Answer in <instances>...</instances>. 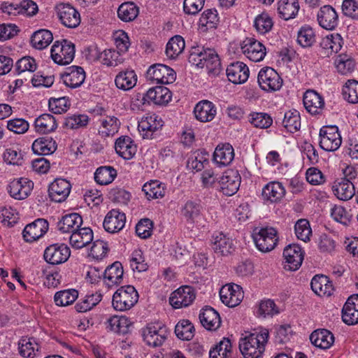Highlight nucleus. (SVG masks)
Segmentation results:
<instances>
[{
	"label": "nucleus",
	"mask_w": 358,
	"mask_h": 358,
	"mask_svg": "<svg viewBox=\"0 0 358 358\" xmlns=\"http://www.w3.org/2000/svg\"><path fill=\"white\" fill-rule=\"evenodd\" d=\"M93 240V231L89 227L79 228L73 231L69 238L71 246L80 249L90 243Z\"/></svg>",
	"instance_id": "obj_30"
},
{
	"label": "nucleus",
	"mask_w": 358,
	"mask_h": 358,
	"mask_svg": "<svg viewBox=\"0 0 358 358\" xmlns=\"http://www.w3.org/2000/svg\"><path fill=\"white\" fill-rule=\"evenodd\" d=\"M254 24L257 31L260 34H266L268 32L273 26L271 17L265 13L257 16Z\"/></svg>",
	"instance_id": "obj_59"
},
{
	"label": "nucleus",
	"mask_w": 358,
	"mask_h": 358,
	"mask_svg": "<svg viewBox=\"0 0 358 358\" xmlns=\"http://www.w3.org/2000/svg\"><path fill=\"white\" fill-rule=\"evenodd\" d=\"M70 255V249L66 245L55 243L46 248L43 257L48 264L57 265L66 262Z\"/></svg>",
	"instance_id": "obj_11"
},
{
	"label": "nucleus",
	"mask_w": 358,
	"mask_h": 358,
	"mask_svg": "<svg viewBox=\"0 0 358 358\" xmlns=\"http://www.w3.org/2000/svg\"><path fill=\"white\" fill-rule=\"evenodd\" d=\"M303 102L306 110L312 115L320 114L324 106L323 98L314 90L304 93Z\"/></svg>",
	"instance_id": "obj_26"
},
{
	"label": "nucleus",
	"mask_w": 358,
	"mask_h": 358,
	"mask_svg": "<svg viewBox=\"0 0 358 358\" xmlns=\"http://www.w3.org/2000/svg\"><path fill=\"white\" fill-rule=\"evenodd\" d=\"M71 184L65 179L57 178L49 186L48 192L52 201L62 202L69 196Z\"/></svg>",
	"instance_id": "obj_23"
},
{
	"label": "nucleus",
	"mask_w": 358,
	"mask_h": 358,
	"mask_svg": "<svg viewBox=\"0 0 358 358\" xmlns=\"http://www.w3.org/2000/svg\"><path fill=\"white\" fill-rule=\"evenodd\" d=\"M48 228V221L43 218H38L26 225L22 231L24 240L29 243L36 241L46 234Z\"/></svg>",
	"instance_id": "obj_14"
},
{
	"label": "nucleus",
	"mask_w": 358,
	"mask_h": 358,
	"mask_svg": "<svg viewBox=\"0 0 358 358\" xmlns=\"http://www.w3.org/2000/svg\"><path fill=\"white\" fill-rule=\"evenodd\" d=\"M184 38L179 35L172 37L166 44V54L170 59L176 58L185 49Z\"/></svg>",
	"instance_id": "obj_48"
},
{
	"label": "nucleus",
	"mask_w": 358,
	"mask_h": 358,
	"mask_svg": "<svg viewBox=\"0 0 358 358\" xmlns=\"http://www.w3.org/2000/svg\"><path fill=\"white\" fill-rule=\"evenodd\" d=\"M202 326L208 331H215L221 325V318L218 312L210 306L203 308L199 313Z\"/></svg>",
	"instance_id": "obj_24"
},
{
	"label": "nucleus",
	"mask_w": 358,
	"mask_h": 358,
	"mask_svg": "<svg viewBox=\"0 0 358 358\" xmlns=\"http://www.w3.org/2000/svg\"><path fill=\"white\" fill-rule=\"evenodd\" d=\"M194 113L196 120L201 122H207L215 117L216 108L211 101L203 100L196 105Z\"/></svg>",
	"instance_id": "obj_29"
},
{
	"label": "nucleus",
	"mask_w": 358,
	"mask_h": 358,
	"mask_svg": "<svg viewBox=\"0 0 358 358\" xmlns=\"http://www.w3.org/2000/svg\"><path fill=\"white\" fill-rule=\"evenodd\" d=\"M116 176L117 171L112 166H101L94 173V180L99 185H108Z\"/></svg>",
	"instance_id": "obj_49"
},
{
	"label": "nucleus",
	"mask_w": 358,
	"mask_h": 358,
	"mask_svg": "<svg viewBox=\"0 0 358 358\" xmlns=\"http://www.w3.org/2000/svg\"><path fill=\"white\" fill-rule=\"evenodd\" d=\"M311 343L321 349L329 348L334 342L332 333L325 329L315 330L310 336Z\"/></svg>",
	"instance_id": "obj_33"
},
{
	"label": "nucleus",
	"mask_w": 358,
	"mask_h": 358,
	"mask_svg": "<svg viewBox=\"0 0 358 358\" xmlns=\"http://www.w3.org/2000/svg\"><path fill=\"white\" fill-rule=\"evenodd\" d=\"M312 290L318 295L331 296L333 294L334 287L329 278L323 275L314 276L310 282Z\"/></svg>",
	"instance_id": "obj_38"
},
{
	"label": "nucleus",
	"mask_w": 358,
	"mask_h": 358,
	"mask_svg": "<svg viewBox=\"0 0 358 358\" xmlns=\"http://www.w3.org/2000/svg\"><path fill=\"white\" fill-rule=\"evenodd\" d=\"M163 121L156 114L147 116L138 123V130L145 131L143 134V138H152L155 131L161 129L163 127Z\"/></svg>",
	"instance_id": "obj_25"
},
{
	"label": "nucleus",
	"mask_w": 358,
	"mask_h": 358,
	"mask_svg": "<svg viewBox=\"0 0 358 358\" xmlns=\"http://www.w3.org/2000/svg\"><path fill=\"white\" fill-rule=\"evenodd\" d=\"M55 10L61 23L68 28H76L80 23L79 12L69 3H61Z\"/></svg>",
	"instance_id": "obj_10"
},
{
	"label": "nucleus",
	"mask_w": 358,
	"mask_h": 358,
	"mask_svg": "<svg viewBox=\"0 0 358 358\" xmlns=\"http://www.w3.org/2000/svg\"><path fill=\"white\" fill-rule=\"evenodd\" d=\"M78 296L76 289H64L56 292L54 300L57 306H66L73 303Z\"/></svg>",
	"instance_id": "obj_52"
},
{
	"label": "nucleus",
	"mask_w": 358,
	"mask_h": 358,
	"mask_svg": "<svg viewBox=\"0 0 358 358\" xmlns=\"http://www.w3.org/2000/svg\"><path fill=\"white\" fill-rule=\"evenodd\" d=\"M220 18L215 9H207L201 14L199 19V29L205 32L209 29H215L219 24Z\"/></svg>",
	"instance_id": "obj_42"
},
{
	"label": "nucleus",
	"mask_w": 358,
	"mask_h": 358,
	"mask_svg": "<svg viewBox=\"0 0 358 358\" xmlns=\"http://www.w3.org/2000/svg\"><path fill=\"white\" fill-rule=\"evenodd\" d=\"M344 15L353 20H358V1L356 0H343L341 6Z\"/></svg>",
	"instance_id": "obj_64"
},
{
	"label": "nucleus",
	"mask_w": 358,
	"mask_h": 358,
	"mask_svg": "<svg viewBox=\"0 0 358 358\" xmlns=\"http://www.w3.org/2000/svg\"><path fill=\"white\" fill-rule=\"evenodd\" d=\"M53 40V36L48 29H38L31 35L30 43L33 48L43 50L47 48Z\"/></svg>",
	"instance_id": "obj_41"
},
{
	"label": "nucleus",
	"mask_w": 358,
	"mask_h": 358,
	"mask_svg": "<svg viewBox=\"0 0 358 358\" xmlns=\"http://www.w3.org/2000/svg\"><path fill=\"white\" fill-rule=\"evenodd\" d=\"M33 187L32 181L22 178L10 182L7 189L11 197L15 199L22 200L30 194Z\"/></svg>",
	"instance_id": "obj_17"
},
{
	"label": "nucleus",
	"mask_w": 358,
	"mask_h": 358,
	"mask_svg": "<svg viewBox=\"0 0 358 358\" xmlns=\"http://www.w3.org/2000/svg\"><path fill=\"white\" fill-rule=\"evenodd\" d=\"M139 14V8L134 2H124L117 9V16L123 22H131Z\"/></svg>",
	"instance_id": "obj_45"
},
{
	"label": "nucleus",
	"mask_w": 358,
	"mask_h": 358,
	"mask_svg": "<svg viewBox=\"0 0 358 358\" xmlns=\"http://www.w3.org/2000/svg\"><path fill=\"white\" fill-rule=\"evenodd\" d=\"M19 352L25 358L35 356V350L38 351V344L33 338L22 337L19 341Z\"/></svg>",
	"instance_id": "obj_51"
},
{
	"label": "nucleus",
	"mask_w": 358,
	"mask_h": 358,
	"mask_svg": "<svg viewBox=\"0 0 358 358\" xmlns=\"http://www.w3.org/2000/svg\"><path fill=\"white\" fill-rule=\"evenodd\" d=\"M136 81V75L134 71L120 72L115 80L117 87L125 91L133 88Z\"/></svg>",
	"instance_id": "obj_47"
},
{
	"label": "nucleus",
	"mask_w": 358,
	"mask_h": 358,
	"mask_svg": "<svg viewBox=\"0 0 358 358\" xmlns=\"http://www.w3.org/2000/svg\"><path fill=\"white\" fill-rule=\"evenodd\" d=\"M169 334L166 327L160 323H150L143 331L144 341L149 346L156 348L161 346Z\"/></svg>",
	"instance_id": "obj_4"
},
{
	"label": "nucleus",
	"mask_w": 358,
	"mask_h": 358,
	"mask_svg": "<svg viewBox=\"0 0 358 358\" xmlns=\"http://www.w3.org/2000/svg\"><path fill=\"white\" fill-rule=\"evenodd\" d=\"M313 29L309 26L302 27L298 32L297 41L303 48L310 47L315 41Z\"/></svg>",
	"instance_id": "obj_58"
},
{
	"label": "nucleus",
	"mask_w": 358,
	"mask_h": 358,
	"mask_svg": "<svg viewBox=\"0 0 358 358\" xmlns=\"http://www.w3.org/2000/svg\"><path fill=\"white\" fill-rule=\"evenodd\" d=\"M211 242L214 252L222 256H227L235 250L233 241L222 232L214 234L212 236Z\"/></svg>",
	"instance_id": "obj_20"
},
{
	"label": "nucleus",
	"mask_w": 358,
	"mask_h": 358,
	"mask_svg": "<svg viewBox=\"0 0 358 358\" xmlns=\"http://www.w3.org/2000/svg\"><path fill=\"white\" fill-rule=\"evenodd\" d=\"M64 83L71 87H80L85 79V72L81 66H71L66 69L61 74Z\"/></svg>",
	"instance_id": "obj_21"
},
{
	"label": "nucleus",
	"mask_w": 358,
	"mask_h": 358,
	"mask_svg": "<svg viewBox=\"0 0 358 358\" xmlns=\"http://www.w3.org/2000/svg\"><path fill=\"white\" fill-rule=\"evenodd\" d=\"M299 9L298 0H280L278 2V13L280 17L285 20L294 17Z\"/></svg>",
	"instance_id": "obj_43"
},
{
	"label": "nucleus",
	"mask_w": 358,
	"mask_h": 358,
	"mask_svg": "<svg viewBox=\"0 0 358 358\" xmlns=\"http://www.w3.org/2000/svg\"><path fill=\"white\" fill-rule=\"evenodd\" d=\"M234 158L233 147L226 143L222 145H217L213 154L214 161L220 165H229Z\"/></svg>",
	"instance_id": "obj_40"
},
{
	"label": "nucleus",
	"mask_w": 358,
	"mask_h": 358,
	"mask_svg": "<svg viewBox=\"0 0 358 358\" xmlns=\"http://www.w3.org/2000/svg\"><path fill=\"white\" fill-rule=\"evenodd\" d=\"M106 329L118 334L124 335L129 331L131 324L125 316L113 315L107 320Z\"/></svg>",
	"instance_id": "obj_39"
},
{
	"label": "nucleus",
	"mask_w": 358,
	"mask_h": 358,
	"mask_svg": "<svg viewBox=\"0 0 358 358\" xmlns=\"http://www.w3.org/2000/svg\"><path fill=\"white\" fill-rule=\"evenodd\" d=\"M115 149L119 156L124 159H130L136 154V145L130 137L123 136L116 140Z\"/></svg>",
	"instance_id": "obj_28"
},
{
	"label": "nucleus",
	"mask_w": 358,
	"mask_h": 358,
	"mask_svg": "<svg viewBox=\"0 0 358 358\" xmlns=\"http://www.w3.org/2000/svg\"><path fill=\"white\" fill-rule=\"evenodd\" d=\"M262 194L264 200L278 202L285 195V189L281 182L273 181L264 186Z\"/></svg>",
	"instance_id": "obj_32"
},
{
	"label": "nucleus",
	"mask_w": 358,
	"mask_h": 358,
	"mask_svg": "<svg viewBox=\"0 0 358 358\" xmlns=\"http://www.w3.org/2000/svg\"><path fill=\"white\" fill-rule=\"evenodd\" d=\"M101 294L98 292L87 295L81 302L76 304L75 308L80 313L86 312L96 306L101 301Z\"/></svg>",
	"instance_id": "obj_56"
},
{
	"label": "nucleus",
	"mask_w": 358,
	"mask_h": 358,
	"mask_svg": "<svg viewBox=\"0 0 358 358\" xmlns=\"http://www.w3.org/2000/svg\"><path fill=\"white\" fill-rule=\"evenodd\" d=\"M51 57L59 65L70 64L75 56V45L67 40L55 41L51 48Z\"/></svg>",
	"instance_id": "obj_5"
},
{
	"label": "nucleus",
	"mask_w": 358,
	"mask_h": 358,
	"mask_svg": "<svg viewBox=\"0 0 358 358\" xmlns=\"http://www.w3.org/2000/svg\"><path fill=\"white\" fill-rule=\"evenodd\" d=\"M228 80L234 84L245 83L249 77V69L243 62H236L229 64L226 69Z\"/></svg>",
	"instance_id": "obj_22"
},
{
	"label": "nucleus",
	"mask_w": 358,
	"mask_h": 358,
	"mask_svg": "<svg viewBox=\"0 0 358 358\" xmlns=\"http://www.w3.org/2000/svg\"><path fill=\"white\" fill-rule=\"evenodd\" d=\"M146 78L157 83L169 84L176 80V73L169 66L162 64H155L149 67L146 72Z\"/></svg>",
	"instance_id": "obj_9"
},
{
	"label": "nucleus",
	"mask_w": 358,
	"mask_h": 358,
	"mask_svg": "<svg viewBox=\"0 0 358 358\" xmlns=\"http://www.w3.org/2000/svg\"><path fill=\"white\" fill-rule=\"evenodd\" d=\"M282 124L285 128L291 133L299 130L301 127V117L299 113L296 110L288 111L285 113Z\"/></svg>",
	"instance_id": "obj_53"
},
{
	"label": "nucleus",
	"mask_w": 358,
	"mask_h": 358,
	"mask_svg": "<svg viewBox=\"0 0 358 358\" xmlns=\"http://www.w3.org/2000/svg\"><path fill=\"white\" fill-rule=\"evenodd\" d=\"M120 122L115 116L107 117L101 121V125L99 129V134L102 137H109L117 133Z\"/></svg>",
	"instance_id": "obj_46"
},
{
	"label": "nucleus",
	"mask_w": 358,
	"mask_h": 358,
	"mask_svg": "<svg viewBox=\"0 0 358 358\" xmlns=\"http://www.w3.org/2000/svg\"><path fill=\"white\" fill-rule=\"evenodd\" d=\"M319 24L327 30L334 29L338 24V14L329 5L322 6L317 13Z\"/></svg>",
	"instance_id": "obj_27"
},
{
	"label": "nucleus",
	"mask_w": 358,
	"mask_h": 358,
	"mask_svg": "<svg viewBox=\"0 0 358 358\" xmlns=\"http://www.w3.org/2000/svg\"><path fill=\"white\" fill-rule=\"evenodd\" d=\"M201 213V206L199 203L187 201L182 208V215L187 220L193 221Z\"/></svg>",
	"instance_id": "obj_61"
},
{
	"label": "nucleus",
	"mask_w": 358,
	"mask_h": 358,
	"mask_svg": "<svg viewBox=\"0 0 358 358\" xmlns=\"http://www.w3.org/2000/svg\"><path fill=\"white\" fill-rule=\"evenodd\" d=\"M57 145L52 138L41 137L36 139L32 144L33 152L38 155L52 154L57 150Z\"/></svg>",
	"instance_id": "obj_36"
},
{
	"label": "nucleus",
	"mask_w": 358,
	"mask_h": 358,
	"mask_svg": "<svg viewBox=\"0 0 358 358\" xmlns=\"http://www.w3.org/2000/svg\"><path fill=\"white\" fill-rule=\"evenodd\" d=\"M194 327L188 320H182L175 327L176 336L183 341L191 340L194 335Z\"/></svg>",
	"instance_id": "obj_50"
},
{
	"label": "nucleus",
	"mask_w": 358,
	"mask_h": 358,
	"mask_svg": "<svg viewBox=\"0 0 358 358\" xmlns=\"http://www.w3.org/2000/svg\"><path fill=\"white\" fill-rule=\"evenodd\" d=\"M3 159L6 162L13 165H22L23 155L17 148H7L3 153Z\"/></svg>",
	"instance_id": "obj_63"
},
{
	"label": "nucleus",
	"mask_w": 358,
	"mask_h": 358,
	"mask_svg": "<svg viewBox=\"0 0 358 358\" xmlns=\"http://www.w3.org/2000/svg\"><path fill=\"white\" fill-rule=\"evenodd\" d=\"M138 300V294L132 285L122 286L113 294L112 304L115 310L125 311L131 309Z\"/></svg>",
	"instance_id": "obj_2"
},
{
	"label": "nucleus",
	"mask_w": 358,
	"mask_h": 358,
	"mask_svg": "<svg viewBox=\"0 0 358 358\" xmlns=\"http://www.w3.org/2000/svg\"><path fill=\"white\" fill-rule=\"evenodd\" d=\"M83 224V218L78 213H71L62 217L57 223L58 229L62 233H73Z\"/></svg>",
	"instance_id": "obj_34"
},
{
	"label": "nucleus",
	"mask_w": 358,
	"mask_h": 358,
	"mask_svg": "<svg viewBox=\"0 0 358 358\" xmlns=\"http://www.w3.org/2000/svg\"><path fill=\"white\" fill-rule=\"evenodd\" d=\"M253 240L257 249L268 252L275 248L278 241V232L273 227H262L255 231Z\"/></svg>",
	"instance_id": "obj_3"
},
{
	"label": "nucleus",
	"mask_w": 358,
	"mask_h": 358,
	"mask_svg": "<svg viewBox=\"0 0 358 358\" xmlns=\"http://www.w3.org/2000/svg\"><path fill=\"white\" fill-rule=\"evenodd\" d=\"M195 296L192 287L182 286L171 294L169 303L174 308L187 307L194 301Z\"/></svg>",
	"instance_id": "obj_13"
},
{
	"label": "nucleus",
	"mask_w": 358,
	"mask_h": 358,
	"mask_svg": "<svg viewBox=\"0 0 358 358\" xmlns=\"http://www.w3.org/2000/svg\"><path fill=\"white\" fill-rule=\"evenodd\" d=\"M333 191L337 198L342 201L350 199L355 194V188L353 183L346 178L333 186Z\"/></svg>",
	"instance_id": "obj_37"
},
{
	"label": "nucleus",
	"mask_w": 358,
	"mask_h": 358,
	"mask_svg": "<svg viewBox=\"0 0 358 358\" xmlns=\"http://www.w3.org/2000/svg\"><path fill=\"white\" fill-rule=\"evenodd\" d=\"M171 92L164 86L152 87L145 94H143V104L152 101L155 104L164 105L171 100Z\"/></svg>",
	"instance_id": "obj_18"
},
{
	"label": "nucleus",
	"mask_w": 358,
	"mask_h": 358,
	"mask_svg": "<svg viewBox=\"0 0 358 358\" xmlns=\"http://www.w3.org/2000/svg\"><path fill=\"white\" fill-rule=\"evenodd\" d=\"M268 338V331L262 330L259 334L250 333L241 338L239 349L245 358H258L265 350V344Z\"/></svg>",
	"instance_id": "obj_1"
},
{
	"label": "nucleus",
	"mask_w": 358,
	"mask_h": 358,
	"mask_svg": "<svg viewBox=\"0 0 358 358\" xmlns=\"http://www.w3.org/2000/svg\"><path fill=\"white\" fill-rule=\"evenodd\" d=\"M241 182V177L237 170L227 169L220 177L217 189L226 196H232L237 192Z\"/></svg>",
	"instance_id": "obj_8"
},
{
	"label": "nucleus",
	"mask_w": 358,
	"mask_h": 358,
	"mask_svg": "<svg viewBox=\"0 0 358 358\" xmlns=\"http://www.w3.org/2000/svg\"><path fill=\"white\" fill-rule=\"evenodd\" d=\"M209 163L208 154L205 151L197 152L194 158L188 159L187 166L196 171H200Z\"/></svg>",
	"instance_id": "obj_60"
},
{
	"label": "nucleus",
	"mask_w": 358,
	"mask_h": 358,
	"mask_svg": "<svg viewBox=\"0 0 358 358\" xmlns=\"http://www.w3.org/2000/svg\"><path fill=\"white\" fill-rule=\"evenodd\" d=\"M57 119L52 115L43 113L35 119L34 128L38 134H50L57 128Z\"/></svg>",
	"instance_id": "obj_31"
},
{
	"label": "nucleus",
	"mask_w": 358,
	"mask_h": 358,
	"mask_svg": "<svg viewBox=\"0 0 358 358\" xmlns=\"http://www.w3.org/2000/svg\"><path fill=\"white\" fill-rule=\"evenodd\" d=\"M142 191L144 192L148 200L162 198L165 194L164 188L162 187V184L159 183L158 181H151L144 184Z\"/></svg>",
	"instance_id": "obj_54"
},
{
	"label": "nucleus",
	"mask_w": 358,
	"mask_h": 358,
	"mask_svg": "<svg viewBox=\"0 0 358 358\" xmlns=\"http://www.w3.org/2000/svg\"><path fill=\"white\" fill-rule=\"evenodd\" d=\"M222 302L228 307H235L240 304L243 298V293L238 285H226L220 290Z\"/></svg>",
	"instance_id": "obj_16"
},
{
	"label": "nucleus",
	"mask_w": 358,
	"mask_h": 358,
	"mask_svg": "<svg viewBox=\"0 0 358 358\" xmlns=\"http://www.w3.org/2000/svg\"><path fill=\"white\" fill-rule=\"evenodd\" d=\"M294 229L296 236L299 239L305 242L310 239L312 231L309 222L306 220H299L297 221L294 226Z\"/></svg>",
	"instance_id": "obj_62"
},
{
	"label": "nucleus",
	"mask_w": 358,
	"mask_h": 358,
	"mask_svg": "<svg viewBox=\"0 0 358 358\" xmlns=\"http://www.w3.org/2000/svg\"><path fill=\"white\" fill-rule=\"evenodd\" d=\"M257 81L260 88L266 92L279 90L283 83L278 72L268 66L264 67L259 71Z\"/></svg>",
	"instance_id": "obj_6"
},
{
	"label": "nucleus",
	"mask_w": 358,
	"mask_h": 358,
	"mask_svg": "<svg viewBox=\"0 0 358 358\" xmlns=\"http://www.w3.org/2000/svg\"><path fill=\"white\" fill-rule=\"evenodd\" d=\"M320 146L327 152L337 150L341 145L342 139L336 126L324 127L320 131Z\"/></svg>",
	"instance_id": "obj_7"
},
{
	"label": "nucleus",
	"mask_w": 358,
	"mask_h": 358,
	"mask_svg": "<svg viewBox=\"0 0 358 358\" xmlns=\"http://www.w3.org/2000/svg\"><path fill=\"white\" fill-rule=\"evenodd\" d=\"M283 257L285 259L284 268L288 271H296L301 265L303 255L301 247L297 244L287 245L283 251Z\"/></svg>",
	"instance_id": "obj_15"
},
{
	"label": "nucleus",
	"mask_w": 358,
	"mask_h": 358,
	"mask_svg": "<svg viewBox=\"0 0 358 358\" xmlns=\"http://www.w3.org/2000/svg\"><path fill=\"white\" fill-rule=\"evenodd\" d=\"M126 222V215L119 210L112 209L106 215L103 226L108 233L119 232L123 229Z\"/></svg>",
	"instance_id": "obj_19"
},
{
	"label": "nucleus",
	"mask_w": 358,
	"mask_h": 358,
	"mask_svg": "<svg viewBox=\"0 0 358 358\" xmlns=\"http://www.w3.org/2000/svg\"><path fill=\"white\" fill-rule=\"evenodd\" d=\"M243 53L251 61H262L266 55L265 46L254 38H246L241 44Z\"/></svg>",
	"instance_id": "obj_12"
},
{
	"label": "nucleus",
	"mask_w": 358,
	"mask_h": 358,
	"mask_svg": "<svg viewBox=\"0 0 358 358\" xmlns=\"http://www.w3.org/2000/svg\"><path fill=\"white\" fill-rule=\"evenodd\" d=\"M249 122L257 128L268 129L273 124V118L266 113H252L250 114Z\"/></svg>",
	"instance_id": "obj_55"
},
{
	"label": "nucleus",
	"mask_w": 358,
	"mask_h": 358,
	"mask_svg": "<svg viewBox=\"0 0 358 358\" xmlns=\"http://www.w3.org/2000/svg\"><path fill=\"white\" fill-rule=\"evenodd\" d=\"M123 267L120 262H115L108 266L103 273L106 283L108 287L120 285L123 278Z\"/></svg>",
	"instance_id": "obj_35"
},
{
	"label": "nucleus",
	"mask_w": 358,
	"mask_h": 358,
	"mask_svg": "<svg viewBox=\"0 0 358 358\" xmlns=\"http://www.w3.org/2000/svg\"><path fill=\"white\" fill-rule=\"evenodd\" d=\"M344 99L351 103H358V81L348 80L343 87Z\"/></svg>",
	"instance_id": "obj_57"
},
{
	"label": "nucleus",
	"mask_w": 358,
	"mask_h": 358,
	"mask_svg": "<svg viewBox=\"0 0 358 358\" xmlns=\"http://www.w3.org/2000/svg\"><path fill=\"white\" fill-rule=\"evenodd\" d=\"M231 343L229 338H223L209 352L210 358H229L231 355Z\"/></svg>",
	"instance_id": "obj_44"
}]
</instances>
